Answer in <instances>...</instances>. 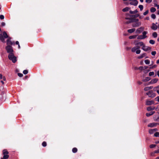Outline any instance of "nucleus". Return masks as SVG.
Listing matches in <instances>:
<instances>
[{"mask_svg": "<svg viewBox=\"0 0 159 159\" xmlns=\"http://www.w3.org/2000/svg\"><path fill=\"white\" fill-rule=\"evenodd\" d=\"M132 21L134 22L132 25L133 27H137L141 25V23L139 21V20L138 19H134Z\"/></svg>", "mask_w": 159, "mask_h": 159, "instance_id": "1", "label": "nucleus"}, {"mask_svg": "<svg viewBox=\"0 0 159 159\" xmlns=\"http://www.w3.org/2000/svg\"><path fill=\"white\" fill-rule=\"evenodd\" d=\"M8 58L11 61L14 63H15L17 61L16 57L14 54H9Z\"/></svg>", "mask_w": 159, "mask_h": 159, "instance_id": "2", "label": "nucleus"}, {"mask_svg": "<svg viewBox=\"0 0 159 159\" xmlns=\"http://www.w3.org/2000/svg\"><path fill=\"white\" fill-rule=\"evenodd\" d=\"M8 38V36L6 32H3V34H0V40L3 43H5L4 38Z\"/></svg>", "mask_w": 159, "mask_h": 159, "instance_id": "3", "label": "nucleus"}, {"mask_svg": "<svg viewBox=\"0 0 159 159\" xmlns=\"http://www.w3.org/2000/svg\"><path fill=\"white\" fill-rule=\"evenodd\" d=\"M140 48L138 46H136L131 49V51L133 52H136V54H139L141 52V50L139 49Z\"/></svg>", "mask_w": 159, "mask_h": 159, "instance_id": "4", "label": "nucleus"}, {"mask_svg": "<svg viewBox=\"0 0 159 159\" xmlns=\"http://www.w3.org/2000/svg\"><path fill=\"white\" fill-rule=\"evenodd\" d=\"M6 49L7 53L9 54H13L14 51L13 48L11 46H7L6 47Z\"/></svg>", "mask_w": 159, "mask_h": 159, "instance_id": "5", "label": "nucleus"}, {"mask_svg": "<svg viewBox=\"0 0 159 159\" xmlns=\"http://www.w3.org/2000/svg\"><path fill=\"white\" fill-rule=\"evenodd\" d=\"M147 32L144 31L143 32L142 35L139 36L137 37V39H143L147 37L146 34H147Z\"/></svg>", "mask_w": 159, "mask_h": 159, "instance_id": "6", "label": "nucleus"}, {"mask_svg": "<svg viewBox=\"0 0 159 159\" xmlns=\"http://www.w3.org/2000/svg\"><path fill=\"white\" fill-rule=\"evenodd\" d=\"M146 94L149 98H153L156 96L155 94L153 92L152 90L149 91L146 93Z\"/></svg>", "mask_w": 159, "mask_h": 159, "instance_id": "7", "label": "nucleus"}, {"mask_svg": "<svg viewBox=\"0 0 159 159\" xmlns=\"http://www.w3.org/2000/svg\"><path fill=\"white\" fill-rule=\"evenodd\" d=\"M11 38L10 37L8 38V39L7 41V46H11L15 44L14 41H11Z\"/></svg>", "mask_w": 159, "mask_h": 159, "instance_id": "8", "label": "nucleus"}, {"mask_svg": "<svg viewBox=\"0 0 159 159\" xmlns=\"http://www.w3.org/2000/svg\"><path fill=\"white\" fill-rule=\"evenodd\" d=\"M3 153L4 155V159H7L8 158L9 156L8 155V152L6 150H3Z\"/></svg>", "mask_w": 159, "mask_h": 159, "instance_id": "9", "label": "nucleus"}, {"mask_svg": "<svg viewBox=\"0 0 159 159\" xmlns=\"http://www.w3.org/2000/svg\"><path fill=\"white\" fill-rule=\"evenodd\" d=\"M129 1L130 2L129 3L131 5L136 6L138 4V1L137 0H129Z\"/></svg>", "mask_w": 159, "mask_h": 159, "instance_id": "10", "label": "nucleus"}, {"mask_svg": "<svg viewBox=\"0 0 159 159\" xmlns=\"http://www.w3.org/2000/svg\"><path fill=\"white\" fill-rule=\"evenodd\" d=\"M158 125H159V123H152L148 124V126L149 127H155Z\"/></svg>", "mask_w": 159, "mask_h": 159, "instance_id": "11", "label": "nucleus"}, {"mask_svg": "<svg viewBox=\"0 0 159 159\" xmlns=\"http://www.w3.org/2000/svg\"><path fill=\"white\" fill-rule=\"evenodd\" d=\"M155 102L153 101H150L148 100H147L146 101V104L147 105H151L152 104H154Z\"/></svg>", "mask_w": 159, "mask_h": 159, "instance_id": "12", "label": "nucleus"}, {"mask_svg": "<svg viewBox=\"0 0 159 159\" xmlns=\"http://www.w3.org/2000/svg\"><path fill=\"white\" fill-rule=\"evenodd\" d=\"M144 30V28L142 27L138 28L136 31V34H140Z\"/></svg>", "mask_w": 159, "mask_h": 159, "instance_id": "13", "label": "nucleus"}, {"mask_svg": "<svg viewBox=\"0 0 159 159\" xmlns=\"http://www.w3.org/2000/svg\"><path fill=\"white\" fill-rule=\"evenodd\" d=\"M151 48L147 46H145L144 45L143 46V47H142V49L145 51H148L149 50L151 49Z\"/></svg>", "mask_w": 159, "mask_h": 159, "instance_id": "14", "label": "nucleus"}, {"mask_svg": "<svg viewBox=\"0 0 159 159\" xmlns=\"http://www.w3.org/2000/svg\"><path fill=\"white\" fill-rule=\"evenodd\" d=\"M151 28L153 30H155L157 29V26L155 24L153 23L152 24V26Z\"/></svg>", "mask_w": 159, "mask_h": 159, "instance_id": "15", "label": "nucleus"}, {"mask_svg": "<svg viewBox=\"0 0 159 159\" xmlns=\"http://www.w3.org/2000/svg\"><path fill=\"white\" fill-rule=\"evenodd\" d=\"M153 119L154 121H159V116L154 115L153 116Z\"/></svg>", "mask_w": 159, "mask_h": 159, "instance_id": "16", "label": "nucleus"}, {"mask_svg": "<svg viewBox=\"0 0 159 159\" xmlns=\"http://www.w3.org/2000/svg\"><path fill=\"white\" fill-rule=\"evenodd\" d=\"M135 45L138 46L140 48V46L143 47V46L144 45V44L143 42H139V43H136Z\"/></svg>", "mask_w": 159, "mask_h": 159, "instance_id": "17", "label": "nucleus"}, {"mask_svg": "<svg viewBox=\"0 0 159 159\" xmlns=\"http://www.w3.org/2000/svg\"><path fill=\"white\" fill-rule=\"evenodd\" d=\"M158 79H157L155 78L152 80L150 82V83L151 84H153L157 83L158 81Z\"/></svg>", "mask_w": 159, "mask_h": 159, "instance_id": "18", "label": "nucleus"}, {"mask_svg": "<svg viewBox=\"0 0 159 159\" xmlns=\"http://www.w3.org/2000/svg\"><path fill=\"white\" fill-rule=\"evenodd\" d=\"M156 109L155 107H149L147 108V110L148 111H150Z\"/></svg>", "mask_w": 159, "mask_h": 159, "instance_id": "19", "label": "nucleus"}, {"mask_svg": "<svg viewBox=\"0 0 159 159\" xmlns=\"http://www.w3.org/2000/svg\"><path fill=\"white\" fill-rule=\"evenodd\" d=\"M152 88H153L152 86L146 87L144 88V90L145 91H147L150 90V89H152Z\"/></svg>", "mask_w": 159, "mask_h": 159, "instance_id": "20", "label": "nucleus"}, {"mask_svg": "<svg viewBox=\"0 0 159 159\" xmlns=\"http://www.w3.org/2000/svg\"><path fill=\"white\" fill-rule=\"evenodd\" d=\"M155 112L154 111H151L149 113H147L146 114V116L147 117L150 116H151Z\"/></svg>", "mask_w": 159, "mask_h": 159, "instance_id": "21", "label": "nucleus"}, {"mask_svg": "<svg viewBox=\"0 0 159 159\" xmlns=\"http://www.w3.org/2000/svg\"><path fill=\"white\" fill-rule=\"evenodd\" d=\"M126 19H128L129 20L128 21H127L126 22H125V23H126L127 24H129V23H130L131 22H133L132 21H133V19H132L131 18H129L128 19V18H126Z\"/></svg>", "mask_w": 159, "mask_h": 159, "instance_id": "22", "label": "nucleus"}, {"mask_svg": "<svg viewBox=\"0 0 159 159\" xmlns=\"http://www.w3.org/2000/svg\"><path fill=\"white\" fill-rule=\"evenodd\" d=\"M146 54L145 53H143L141 54L140 56H139L138 58L139 59L142 58L145 56Z\"/></svg>", "mask_w": 159, "mask_h": 159, "instance_id": "23", "label": "nucleus"}, {"mask_svg": "<svg viewBox=\"0 0 159 159\" xmlns=\"http://www.w3.org/2000/svg\"><path fill=\"white\" fill-rule=\"evenodd\" d=\"M135 31V29H129L128 30V32L129 33H132L133 32Z\"/></svg>", "mask_w": 159, "mask_h": 159, "instance_id": "24", "label": "nucleus"}, {"mask_svg": "<svg viewBox=\"0 0 159 159\" xmlns=\"http://www.w3.org/2000/svg\"><path fill=\"white\" fill-rule=\"evenodd\" d=\"M150 80V78L149 77H146L144 79H143V81L146 82L149 81Z\"/></svg>", "mask_w": 159, "mask_h": 159, "instance_id": "25", "label": "nucleus"}, {"mask_svg": "<svg viewBox=\"0 0 159 159\" xmlns=\"http://www.w3.org/2000/svg\"><path fill=\"white\" fill-rule=\"evenodd\" d=\"M156 11V9L155 8L153 7H152L150 9V11L152 12H153L155 11Z\"/></svg>", "mask_w": 159, "mask_h": 159, "instance_id": "26", "label": "nucleus"}, {"mask_svg": "<svg viewBox=\"0 0 159 159\" xmlns=\"http://www.w3.org/2000/svg\"><path fill=\"white\" fill-rule=\"evenodd\" d=\"M129 9V8L128 7H126L124 8L122 10V11L124 12H125L128 11Z\"/></svg>", "mask_w": 159, "mask_h": 159, "instance_id": "27", "label": "nucleus"}, {"mask_svg": "<svg viewBox=\"0 0 159 159\" xmlns=\"http://www.w3.org/2000/svg\"><path fill=\"white\" fill-rule=\"evenodd\" d=\"M136 36L137 35H131L129 37V39H134L136 37Z\"/></svg>", "mask_w": 159, "mask_h": 159, "instance_id": "28", "label": "nucleus"}, {"mask_svg": "<svg viewBox=\"0 0 159 159\" xmlns=\"http://www.w3.org/2000/svg\"><path fill=\"white\" fill-rule=\"evenodd\" d=\"M157 34L156 32H154L152 34V36L154 38H156L157 37Z\"/></svg>", "mask_w": 159, "mask_h": 159, "instance_id": "29", "label": "nucleus"}, {"mask_svg": "<svg viewBox=\"0 0 159 159\" xmlns=\"http://www.w3.org/2000/svg\"><path fill=\"white\" fill-rule=\"evenodd\" d=\"M72 151L73 153H76L77 151V148H73Z\"/></svg>", "mask_w": 159, "mask_h": 159, "instance_id": "30", "label": "nucleus"}, {"mask_svg": "<svg viewBox=\"0 0 159 159\" xmlns=\"http://www.w3.org/2000/svg\"><path fill=\"white\" fill-rule=\"evenodd\" d=\"M154 75V72L153 71L150 72L149 73V76H152Z\"/></svg>", "mask_w": 159, "mask_h": 159, "instance_id": "31", "label": "nucleus"}, {"mask_svg": "<svg viewBox=\"0 0 159 159\" xmlns=\"http://www.w3.org/2000/svg\"><path fill=\"white\" fill-rule=\"evenodd\" d=\"M155 43V41L153 40H150L149 41V43L152 44H154Z\"/></svg>", "mask_w": 159, "mask_h": 159, "instance_id": "32", "label": "nucleus"}, {"mask_svg": "<svg viewBox=\"0 0 159 159\" xmlns=\"http://www.w3.org/2000/svg\"><path fill=\"white\" fill-rule=\"evenodd\" d=\"M145 63L146 64H149L150 63V61L149 60L147 59L144 61Z\"/></svg>", "mask_w": 159, "mask_h": 159, "instance_id": "33", "label": "nucleus"}, {"mask_svg": "<svg viewBox=\"0 0 159 159\" xmlns=\"http://www.w3.org/2000/svg\"><path fill=\"white\" fill-rule=\"evenodd\" d=\"M139 7L140 8L141 11H142L143 8V7L142 5H139Z\"/></svg>", "mask_w": 159, "mask_h": 159, "instance_id": "34", "label": "nucleus"}, {"mask_svg": "<svg viewBox=\"0 0 159 159\" xmlns=\"http://www.w3.org/2000/svg\"><path fill=\"white\" fill-rule=\"evenodd\" d=\"M154 136L155 137H159V132H157L155 133L154 134Z\"/></svg>", "mask_w": 159, "mask_h": 159, "instance_id": "35", "label": "nucleus"}, {"mask_svg": "<svg viewBox=\"0 0 159 159\" xmlns=\"http://www.w3.org/2000/svg\"><path fill=\"white\" fill-rule=\"evenodd\" d=\"M151 17L153 19H155L156 18V16L154 14H152L151 16Z\"/></svg>", "mask_w": 159, "mask_h": 159, "instance_id": "36", "label": "nucleus"}, {"mask_svg": "<svg viewBox=\"0 0 159 159\" xmlns=\"http://www.w3.org/2000/svg\"><path fill=\"white\" fill-rule=\"evenodd\" d=\"M153 3L154 4V6H156V5H157V1L156 0H154L153 1Z\"/></svg>", "mask_w": 159, "mask_h": 159, "instance_id": "37", "label": "nucleus"}, {"mask_svg": "<svg viewBox=\"0 0 159 159\" xmlns=\"http://www.w3.org/2000/svg\"><path fill=\"white\" fill-rule=\"evenodd\" d=\"M149 132L151 134H153L154 133V131H153L152 129H149Z\"/></svg>", "mask_w": 159, "mask_h": 159, "instance_id": "38", "label": "nucleus"}, {"mask_svg": "<svg viewBox=\"0 0 159 159\" xmlns=\"http://www.w3.org/2000/svg\"><path fill=\"white\" fill-rule=\"evenodd\" d=\"M156 146L155 144H151L150 145V148H154Z\"/></svg>", "mask_w": 159, "mask_h": 159, "instance_id": "39", "label": "nucleus"}, {"mask_svg": "<svg viewBox=\"0 0 159 159\" xmlns=\"http://www.w3.org/2000/svg\"><path fill=\"white\" fill-rule=\"evenodd\" d=\"M42 146L43 147H46V145H47V143H46V142H43L42 143Z\"/></svg>", "mask_w": 159, "mask_h": 159, "instance_id": "40", "label": "nucleus"}, {"mask_svg": "<svg viewBox=\"0 0 159 159\" xmlns=\"http://www.w3.org/2000/svg\"><path fill=\"white\" fill-rule=\"evenodd\" d=\"M148 12H149V11H148V10H147L145 12H144L143 13V15L144 16L146 15H147L148 13Z\"/></svg>", "mask_w": 159, "mask_h": 159, "instance_id": "41", "label": "nucleus"}, {"mask_svg": "<svg viewBox=\"0 0 159 159\" xmlns=\"http://www.w3.org/2000/svg\"><path fill=\"white\" fill-rule=\"evenodd\" d=\"M158 89L159 90V85H158L157 87H155L154 88V90H158Z\"/></svg>", "mask_w": 159, "mask_h": 159, "instance_id": "42", "label": "nucleus"}, {"mask_svg": "<svg viewBox=\"0 0 159 159\" xmlns=\"http://www.w3.org/2000/svg\"><path fill=\"white\" fill-rule=\"evenodd\" d=\"M28 73V71L27 70H24L23 71V73L24 74H25V75H26Z\"/></svg>", "mask_w": 159, "mask_h": 159, "instance_id": "43", "label": "nucleus"}, {"mask_svg": "<svg viewBox=\"0 0 159 159\" xmlns=\"http://www.w3.org/2000/svg\"><path fill=\"white\" fill-rule=\"evenodd\" d=\"M156 53V51H152L151 52V54L153 56H155Z\"/></svg>", "mask_w": 159, "mask_h": 159, "instance_id": "44", "label": "nucleus"}, {"mask_svg": "<svg viewBox=\"0 0 159 159\" xmlns=\"http://www.w3.org/2000/svg\"><path fill=\"white\" fill-rule=\"evenodd\" d=\"M18 75L20 77H22L23 76V74L20 73H18Z\"/></svg>", "mask_w": 159, "mask_h": 159, "instance_id": "45", "label": "nucleus"}, {"mask_svg": "<svg viewBox=\"0 0 159 159\" xmlns=\"http://www.w3.org/2000/svg\"><path fill=\"white\" fill-rule=\"evenodd\" d=\"M4 16L3 15H1L0 16V19L2 20L4 19Z\"/></svg>", "mask_w": 159, "mask_h": 159, "instance_id": "46", "label": "nucleus"}, {"mask_svg": "<svg viewBox=\"0 0 159 159\" xmlns=\"http://www.w3.org/2000/svg\"><path fill=\"white\" fill-rule=\"evenodd\" d=\"M152 0H146V2L147 3H150L152 2Z\"/></svg>", "mask_w": 159, "mask_h": 159, "instance_id": "47", "label": "nucleus"}, {"mask_svg": "<svg viewBox=\"0 0 159 159\" xmlns=\"http://www.w3.org/2000/svg\"><path fill=\"white\" fill-rule=\"evenodd\" d=\"M155 99H156L158 102H159V96L155 98Z\"/></svg>", "mask_w": 159, "mask_h": 159, "instance_id": "48", "label": "nucleus"}, {"mask_svg": "<svg viewBox=\"0 0 159 159\" xmlns=\"http://www.w3.org/2000/svg\"><path fill=\"white\" fill-rule=\"evenodd\" d=\"M139 69L140 70H142L143 69V66H140L139 68Z\"/></svg>", "mask_w": 159, "mask_h": 159, "instance_id": "49", "label": "nucleus"}, {"mask_svg": "<svg viewBox=\"0 0 159 159\" xmlns=\"http://www.w3.org/2000/svg\"><path fill=\"white\" fill-rule=\"evenodd\" d=\"M5 25H6V24H5V22H2V23H1V25H2V26H5Z\"/></svg>", "mask_w": 159, "mask_h": 159, "instance_id": "50", "label": "nucleus"}, {"mask_svg": "<svg viewBox=\"0 0 159 159\" xmlns=\"http://www.w3.org/2000/svg\"><path fill=\"white\" fill-rule=\"evenodd\" d=\"M153 131H154V132H155V131H157L158 130V129L157 128H155L154 129H152Z\"/></svg>", "mask_w": 159, "mask_h": 159, "instance_id": "51", "label": "nucleus"}, {"mask_svg": "<svg viewBox=\"0 0 159 159\" xmlns=\"http://www.w3.org/2000/svg\"><path fill=\"white\" fill-rule=\"evenodd\" d=\"M137 12H138V11H137V10H134V14L137 13Z\"/></svg>", "mask_w": 159, "mask_h": 159, "instance_id": "52", "label": "nucleus"}, {"mask_svg": "<svg viewBox=\"0 0 159 159\" xmlns=\"http://www.w3.org/2000/svg\"><path fill=\"white\" fill-rule=\"evenodd\" d=\"M2 79V75L1 74H0V79Z\"/></svg>", "mask_w": 159, "mask_h": 159, "instance_id": "53", "label": "nucleus"}, {"mask_svg": "<svg viewBox=\"0 0 159 159\" xmlns=\"http://www.w3.org/2000/svg\"><path fill=\"white\" fill-rule=\"evenodd\" d=\"M129 12L130 14H134V11H129Z\"/></svg>", "mask_w": 159, "mask_h": 159, "instance_id": "54", "label": "nucleus"}, {"mask_svg": "<svg viewBox=\"0 0 159 159\" xmlns=\"http://www.w3.org/2000/svg\"><path fill=\"white\" fill-rule=\"evenodd\" d=\"M157 75L159 77V70H158L157 72Z\"/></svg>", "mask_w": 159, "mask_h": 159, "instance_id": "55", "label": "nucleus"}, {"mask_svg": "<svg viewBox=\"0 0 159 159\" xmlns=\"http://www.w3.org/2000/svg\"><path fill=\"white\" fill-rule=\"evenodd\" d=\"M149 17H147L145 18V20H149Z\"/></svg>", "mask_w": 159, "mask_h": 159, "instance_id": "56", "label": "nucleus"}, {"mask_svg": "<svg viewBox=\"0 0 159 159\" xmlns=\"http://www.w3.org/2000/svg\"><path fill=\"white\" fill-rule=\"evenodd\" d=\"M156 66H157L156 65H154L151 68H155Z\"/></svg>", "mask_w": 159, "mask_h": 159, "instance_id": "57", "label": "nucleus"}, {"mask_svg": "<svg viewBox=\"0 0 159 159\" xmlns=\"http://www.w3.org/2000/svg\"><path fill=\"white\" fill-rule=\"evenodd\" d=\"M155 7H157V9H159V5H157V4L156 5Z\"/></svg>", "mask_w": 159, "mask_h": 159, "instance_id": "58", "label": "nucleus"}, {"mask_svg": "<svg viewBox=\"0 0 159 159\" xmlns=\"http://www.w3.org/2000/svg\"><path fill=\"white\" fill-rule=\"evenodd\" d=\"M16 44L17 45L19 44V42L18 41H16Z\"/></svg>", "mask_w": 159, "mask_h": 159, "instance_id": "59", "label": "nucleus"}, {"mask_svg": "<svg viewBox=\"0 0 159 159\" xmlns=\"http://www.w3.org/2000/svg\"><path fill=\"white\" fill-rule=\"evenodd\" d=\"M138 83L140 85L142 84V82L140 81H139Z\"/></svg>", "mask_w": 159, "mask_h": 159, "instance_id": "60", "label": "nucleus"}, {"mask_svg": "<svg viewBox=\"0 0 159 159\" xmlns=\"http://www.w3.org/2000/svg\"><path fill=\"white\" fill-rule=\"evenodd\" d=\"M155 91H156L157 93L159 94V90H154Z\"/></svg>", "mask_w": 159, "mask_h": 159, "instance_id": "61", "label": "nucleus"}, {"mask_svg": "<svg viewBox=\"0 0 159 159\" xmlns=\"http://www.w3.org/2000/svg\"><path fill=\"white\" fill-rule=\"evenodd\" d=\"M158 109V110H159V105L157 106V107L156 108V109L157 110Z\"/></svg>", "mask_w": 159, "mask_h": 159, "instance_id": "62", "label": "nucleus"}, {"mask_svg": "<svg viewBox=\"0 0 159 159\" xmlns=\"http://www.w3.org/2000/svg\"><path fill=\"white\" fill-rule=\"evenodd\" d=\"M155 153H159V150H157V151L155 152Z\"/></svg>", "mask_w": 159, "mask_h": 159, "instance_id": "63", "label": "nucleus"}, {"mask_svg": "<svg viewBox=\"0 0 159 159\" xmlns=\"http://www.w3.org/2000/svg\"><path fill=\"white\" fill-rule=\"evenodd\" d=\"M157 64L159 63V59L157 61Z\"/></svg>", "mask_w": 159, "mask_h": 159, "instance_id": "64", "label": "nucleus"}]
</instances>
